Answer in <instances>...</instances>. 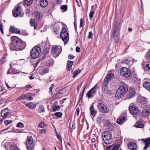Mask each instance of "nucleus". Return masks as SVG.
Masks as SVG:
<instances>
[{"label": "nucleus", "instance_id": "f257e3e1", "mask_svg": "<svg viewBox=\"0 0 150 150\" xmlns=\"http://www.w3.org/2000/svg\"><path fill=\"white\" fill-rule=\"evenodd\" d=\"M12 42L10 45V49L11 50L16 51L22 50L26 46L25 42L22 41L20 39L16 36H13L12 37Z\"/></svg>", "mask_w": 150, "mask_h": 150}, {"label": "nucleus", "instance_id": "f03ea898", "mask_svg": "<svg viewBox=\"0 0 150 150\" xmlns=\"http://www.w3.org/2000/svg\"><path fill=\"white\" fill-rule=\"evenodd\" d=\"M122 85L117 90L115 93V97L118 99L120 98L124 95L128 91L127 85L125 83L122 82Z\"/></svg>", "mask_w": 150, "mask_h": 150}, {"label": "nucleus", "instance_id": "7ed1b4c3", "mask_svg": "<svg viewBox=\"0 0 150 150\" xmlns=\"http://www.w3.org/2000/svg\"><path fill=\"white\" fill-rule=\"evenodd\" d=\"M102 137L105 143L107 144H111L112 141V135L110 132L105 131L102 134Z\"/></svg>", "mask_w": 150, "mask_h": 150}, {"label": "nucleus", "instance_id": "20e7f679", "mask_svg": "<svg viewBox=\"0 0 150 150\" xmlns=\"http://www.w3.org/2000/svg\"><path fill=\"white\" fill-rule=\"evenodd\" d=\"M120 28L117 25L115 24V29L112 33V36L114 41L117 42L119 40Z\"/></svg>", "mask_w": 150, "mask_h": 150}, {"label": "nucleus", "instance_id": "39448f33", "mask_svg": "<svg viewBox=\"0 0 150 150\" xmlns=\"http://www.w3.org/2000/svg\"><path fill=\"white\" fill-rule=\"evenodd\" d=\"M41 52L40 48L38 46H35L33 48L30 52L31 57L33 59H35L39 56Z\"/></svg>", "mask_w": 150, "mask_h": 150}, {"label": "nucleus", "instance_id": "423d86ee", "mask_svg": "<svg viewBox=\"0 0 150 150\" xmlns=\"http://www.w3.org/2000/svg\"><path fill=\"white\" fill-rule=\"evenodd\" d=\"M98 107L100 111L102 113H108L109 112V107L103 103H98Z\"/></svg>", "mask_w": 150, "mask_h": 150}, {"label": "nucleus", "instance_id": "0eeeda50", "mask_svg": "<svg viewBox=\"0 0 150 150\" xmlns=\"http://www.w3.org/2000/svg\"><path fill=\"white\" fill-rule=\"evenodd\" d=\"M62 51V47L60 46H54L52 48V53L55 57L59 55Z\"/></svg>", "mask_w": 150, "mask_h": 150}, {"label": "nucleus", "instance_id": "6e6552de", "mask_svg": "<svg viewBox=\"0 0 150 150\" xmlns=\"http://www.w3.org/2000/svg\"><path fill=\"white\" fill-rule=\"evenodd\" d=\"M60 36L65 43L67 42L69 40V35L65 28H63L60 34Z\"/></svg>", "mask_w": 150, "mask_h": 150}, {"label": "nucleus", "instance_id": "1a4fd4ad", "mask_svg": "<svg viewBox=\"0 0 150 150\" xmlns=\"http://www.w3.org/2000/svg\"><path fill=\"white\" fill-rule=\"evenodd\" d=\"M120 74L122 77L127 78L130 76L131 72L128 68L126 67H124L120 69Z\"/></svg>", "mask_w": 150, "mask_h": 150}, {"label": "nucleus", "instance_id": "9d476101", "mask_svg": "<svg viewBox=\"0 0 150 150\" xmlns=\"http://www.w3.org/2000/svg\"><path fill=\"white\" fill-rule=\"evenodd\" d=\"M26 145L29 150H32L34 149V144L32 137H28L26 140Z\"/></svg>", "mask_w": 150, "mask_h": 150}, {"label": "nucleus", "instance_id": "9b49d317", "mask_svg": "<svg viewBox=\"0 0 150 150\" xmlns=\"http://www.w3.org/2000/svg\"><path fill=\"white\" fill-rule=\"evenodd\" d=\"M129 111L130 113L133 115H137L139 113L138 108L132 104H130L129 105Z\"/></svg>", "mask_w": 150, "mask_h": 150}, {"label": "nucleus", "instance_id": "f8f14e48", "mask_svg": "<svg viewBox=\"0 0 150 150\" xmlns=\"http://www.w3.org/2000/svg\"><path fill=\"white\" fill-rule=\"evenodd\" d=\"M96 87L97 85H96L87 93L86 96H88L89 98H92L96 93L97 91Z\"/></svg>", "mask_w": 150, "mask_h": 150}, {"label": "nucleus", "instance_id": "ddd939ff", "mask_svg": "<svg viewBox=\"0 0 150 150\" xmlns=\"http://www.w3.org/2000/svg\"><path fill=\"white\" fill-rule=\"evenodd\" d=\"M10 110L8 108H5L1 110V115L4 118H5L10 114Z\"/></svg>", "mask_w": 150, "mask_h": 150}, {"label": "nucleus", "instance_id": "4468645a", "mask_svg": "<svg viewBox=\"0 0 150 150\" xmlns=\"http://www.w3.org/2000/svg\"><path fill=\"white\" fill-rule=\"evenodd\" d=\"M135 91L134 88H130L127 95V98H130L133 97L135 94Z\"/></svg>", "mask_w": 150, "mask_h": 150}, {"label": "nucleus", "instance_id": "2eb2a0df", "mask_svg": "<svg viewBox=\"0 0 150 150\" xmlns=\"http://www.w3.org/2000/svg\"><path fill=\"white\" fill-rule=\"evenodd\" d=\"M21 13V8L20 7H17L14 12H13V15L14 17H16L18 16Z\"/></svg>", "mask_w": 150, "mask_h": 150}, {"label": "nucleus", "instance_id": "dca6fc26", "mask_svg": "<svg viewBox=\"0 0 150 150\" xmlns=\"http://www.w3.org/2000/svg\"><path fill=\"white\" fill-rule=\"evenodd\" d=\"M139 100L141 104L144 106L147 105L148 100L146 98H145L144 97H140L139 98Z\"/></svg>", "mask_w": 150, "mask_h": 150}, {"label": "nucleus", "instance_id": "f3484780", "mask_svg": "<svg viewBox=\"0 0 150 150\" xmlns=\"http://www.w3.org/2000/svg\"><path fill=\"white\" fill-rule=\"evenodd\" d=\"M128 147L131 150H137V146L136 143L134 142H130L128 144Z\"/></svg>", "mask_w": 150, "mask_h": 150}, {"label": "nucleus", "instance_id": "a211bd4d", "mask_svg": "<svg viewBox=\"0 0 150 150\" xmlns=\"http://www.w3.org/2000/svg\"><path fill=\"white\" fill-rule=\"evenodd\" d=\"M141 140L143 141L145 143V146L144 148L143 149H146L149 146L150 144V141L148 138L146 139H142Z\"/></svg>", "mask_w": 150, "mask_h": 150}, {"label": "nucleus", "instance_id": "6ab92c4d", "mask_svg": "<svg viewBox=\"0 0 150 150\" xmlns=\"http://www.w3.org/2000/svg\"><path fill=\"white\" fill-rule=\"evenodd\" d=\"M10 146L11 150H20L17 146L13 143H11Z\"/></svg>", "mask_w": 150, "mask_h": 150}, {"label": "nucleus", "instance_id": "aec40b11", "mask_svg": "<svg viewBox=\"0 0 150 150\" xmlns=\"http://www.w3.org/2000/svg\"><path fill=\"white\" fill-rule=\"evenodd\" d=\"M150 109L149 108L147 109H144L142 112V115L145 117L148 116L150 114Z\"/></svg>", "mask_w": 150, "mask_h": 150}, {"label": "nucleus", "instance_id": "412c9836", "mask_svg": "<svg viewBox=\"0 0 150 150\" xmlns=\"http://www.w3.org/2000/svg\"><path fill=\"white\" fill-rule=\"evenodd\" d=\"M10 31L11 32L19 34L20 31L19 30L15 27H12L10 29Z\"/></svg>", "mask_w": 150, "mask_h": 150}, {"label": "nucleus", "instance_id": "4be33fe9", "mask_svg": "<svg viewBox=\"0 0 150 150\" xmlns=\"http://www.w3.org/2000/svg\"><path fill=\"white\" fill-rule=\"evenodd\" d=\"M144 88L150 91V82L148 81H145L143 84Z\"/></svg>", "mask_w": 150, "mask_h": 150}, {"label": "nucleus", "instance_id": "5701e85b", "mask_svg": "<svg viewBox=\"0 0 150 150\" xmlns=\"http://www.w3.org/2000/svg\"><path fill=\"white\" fill-rule=\"evenodd\" d=\"M134 60V59L129 58L124 60L123 62L125 63L128 65H132L133 64V61Z\"/></svg>", "mask_w": 150, "mask_h": 150}, {"label": "nucleus", "instance_id": "b1692460", "mask_svg": "<svg viewBox=\"0 0 150 150\" xmlns=\"http://www.w3.org/2000/svg\"><path fill=\"white\" fill-rule=\"evenodd\" d=\"M7 55V54L6 53L3 54L0 60V62L1 64H4L6 61V57Z\"/></svg>", "mask_w": 150, "mask_h": 150}, {"label": "nucleus", "instance_id": "393cba45", "mask_svg": "<svg viewBox=\"0 0 150 150\" xmlns=\"http://www.w3.org/2000/svg\"><path fill=\"white\" fill-rule=\"evenodd\" d=\"M110 150H122L121 145L119 144H115L112 146V149Z\"/></svg>", "mask_w": 150, "mask_h": 150}, {"label": "nucleus", "instance_id": "a878e982", "mask_svg": "<svg viewBox=\"0 0 150 150\" xmlns=\"http://www.w3.org/2000/svg\"><path fill=\"white\" fill-rule=\"evenodd\" d=\"M126 120V118L125 117H123L118 119L117 120V123L122 125L125 122Z\"/></svg>", "mask_w": 150, "mask_h": 150}, {"label": "nucleus", "instance_id": "bb28decb", "mask_svg": "<svg viewBox=\"0 0 150 150\" xmlns=\"http://www.w3.org/2000/svg\"><path fill=\"white\" fill-rule=\"evenodd\" d=\"M73 64V62L72 61H69L67 62V69L68 71L71 70L72 65Z\"/></svg>", "mask_w": 150, "mask_h": 150}, {"label": "nucleus", "instance_id": "cd10ccee", "mask_svg": "<svg viewBox=\"0 0 150 150\" xmlns=\"http://www.w3.org/2000/svg\"><path fill=\"white\" fill-rule=\"evenodd\" d=\"M48 2L47 0H41L40 5L42 7H46L48 5Z\"/></svg>", "mask_w": 150, "mask_h": 150}, {"label": "nucleus", "instance_id": "c85d7f7f", "mask_svg": "<svg viewBox=\"0 0 150 150\" xmlns=\"http://www.w3.org/2000/svg\"><path fill=\"white\" fill-rule=\"evenodd\" d=\"M26 106L30 109H33L36 107V105L32 103H29L26 104Z\"/></svg>", "mask_w": 150, "mask_h": 150}, {"label": "nucleus", "instance_id": "c756f323", "mask_svg": "<svg viewBox=\"0 0 150 150\" xmlns=\"http://www.w3.org/2000/svg\"><path fill=\"white\" fill-rule=\"evenodd\" d=\"M90 110L92 115L94 117H95L97 113V111L95 110L94 107L93 105L90 108Z\"/></svg>", "mask_w": 150, "mask_h": 150}, {"label": "nucleus", "instance_id": "7c9ffc66", "mask_svg": "<svg viewBox=\"0 0 150 150\" xmlns=\"http://www.w3.org/2000/svg\"><path fill=\"white\" fill-rule=\"evenodd\" d=\"M134 125L137 127L142 128L144 127V125L142 122L139 121L136 122Z\"/></svg>", "mask_w": 150, "mask_h": 150}, {"label": "nucleus", "instance_id": "2f4dec72", "mask_svg": "<svg viewBox=\"0 0 150 150\" xmlns=\"http://www.w3.org/2000/svg\"><path fill=\"white\" fill-rule=\"evenodd\" d=\"M28 96V95L27 94H23L21 96H20L19 97L18 99L17 100H24L25 99H27V97Z\"/></svg>", "mask_w": 150, "mask_h": 150}, {"label": "nucleus", "instance_id": "473e14b6", "mask_svg": "<svg viewBox=\"0 0 150 150\" xmlns=\"http://www.w3.org/2000/svg\"><path fill=\"white\" fill-rule=\"evenodd\" d=\"M30 23L31 26H34L35 29H36V23L35 22V20L34 19H32L30 21Z\"/></svg>", "mask_w": 150, "mask_h": 150}, {"label": "nucleus", "instance_id": "72a5a7b5", "mask_svg": "<svg viewBox=\"0 0 150 150\" xmlns=\"http://www.w3.org/2000/svg\"><path fill=\"white\" fill-rule=\"evenodd\" d=\"M38 110L40 113L44 112L45 110L44 106L43 105H40L39 108Z\"/></svg>", "mask_w": 150, "mask_h": 150}, {"label": "nucleus", "instance_id": "f704fd0d", "mask_svg": "<svg viewBox=\"0 0 150 150\" xmlns=\"http://www.w3.org/2000/svg\"><path fill=\"white\" fill-rule=\"evenodd\" d=\"M68 6L67 5H62L61 6L60 8L64 12L67 11Z\"/></svg>", "mask_w": 150, "mask_h": 150}, {"label": "nucleus", "instance_id": "c9c22d12", "mask_svg": "<svg viewBox=\"0 0 150 150\" xmlns=\"http://www.w3.org/2000/svg\"><path fill=\"white\" fill-rule=\"evenodd\" d=\"M33 0H24L25 4L27 6L30 5L33 3Z\"/></svg>", "mask_w": 150, "mask_h": 150}, {"label": "nucleus", "instance_id": "e433bc0d", "mask_svg": "<svg viewBox=\"0 0 150 150\" xmlns=\"http://www.w3.org/2000/svg\"><path fill=\"white\" fill-rule=\"evenodd\" d=\"M60 109V107L59 105H54L52 108V110L54 111H58Z\"/></svg>", "mask_w": 150, "mask_h": 150}, {"label": "nucleus", "instance_id": "4c0bfd02", "mask_svg": "<svg viewBox=\"0 0 150 150\" xmlns=\"http://www.w3.org/2000/svg\"><path fill=\"white\" fill-rule=\"evenodd\" d=\"M114 76V74L112 73H110L108 74L105 78L106 79H107L110 80L111 79L112 77Z\"/></svg>", "mask_w": 150, "mask_h": 150}, {"label": "nucleus", "instance_id": "58836bf2", "mask_svg": "<svg viewBox=\"0 0 150 150\" xmlns=\"http://www.w3.org/2000/svg\"><path fill=\"white\" fill-rule=\"evenodd\" d=\"M35 16L37 20H39L40 18V15L39 12H37L35 13Z\"/></svg>", "mask_w": 150, "mask_h": 150}, {"label": "nucleus", "instance_id": "ea45409f", "mask_svg": "<svg viewBox=\"0 0 150 150\" xmlns=\"http://www.w3.org/2000/svg\"><path fill=\"white\" fill-rule=\"evenodd\" d=\"M81 72V71L80 69H78V70L75 71L74 72V74L73 77H75L77 76Z\"/></svg>", "mask_w": 150, "mask_h": 150}, {"label": "nucleus", "instance_id": "a19ab883", "mask_svg": "<svg viewBox=\"0 0 150 150\" xmlns=\"http://www.w3.org/2000/svg\"><path fill=\"white\" fill-rule=\"evenodd\" d=\"M49 72V69L48 68H45L41 72V75H42L48 73Z\"/></svg>", "mask_w": 150, "mask_h": 150}, {"label": "nucleus", "instance_id": "79ce46f5", "mask_svg": "<svg viewBox=\"0 0 150 150\" xmlns=\"http://www.w3.org/2000/svg\"><path fill=\"white\" fill-rule=\"evenodd\" d=\"M17 127H18L23 128L24 127V124L21 122H19L17 125Z\"/></svg>", "mask_w": 150, "mask_h": 150}, {"label": "nucleus", "instance_id": "37998d69", "mask_svg": "<svg viewBox=\"0 0 150 150\" xmlns=\"http://www.w3.org/2000/svg\"><path fill=\"white\" fill-rule=\"evenodd\" d=\"M54 115L55 116L60 117H61L62 115V113L60 112H57L54 113Z\"/></svg>", "mask_w": 150, "mask_h": 150}, {"label": "nucleus", "instance_id": "c03bdc74", "mask_svg": "<svg viewBox=\"0 0 150 150\" xmlns=\"http://www.w3.org/2000/svg\"><path fill=\"white\" fill-rule=\"evenodd\" d=\"M110 81V80L106 79V78H105V79L104 82L103 84L105 85V86H108Z\"/></svg>", "mask_w": 150, "mask_h": 150}, {"label": "nucleus", "instance_id": "a18cd8bd", "mask_svg": "<svg viewBox=\"0 0 150 150\" xmlns=\"http://www.w3.org/2000/svg\"><path fill=\"white\" fill-rule=\"evenodd\" d=\"M12 122V121L11 120H5L4 121V123L6 125L11 124Z\"/></svg>", "mask_w": 150, "mask_h": 150}, {"label": "nucleus", "instance_id": "49530a36", "mask_svg": "<svg viewBox=\"0 0 150 150\" xmlns=\"http://www.w3.org/2000/svg\"><path fill=\"white\" fill-rule=\"evenodd\" d=\"M108 86H105L104 84H103V87H102V91H103L104 93H105L106 91L107 90V87Z\"/></svg>", "mask_w": 150, "mask_h": 150}, {"label": "nucleus", "instance_id": "de8ad7c7", "mask_svg": "<svg viewBox=\"0 0 150 150\" xmlns=\"http://www.w3.org/2000/svg\"><path fill=\"white\" fill-rule=\"evenodd\" d=\"M45 124L44 122H41L39 124V126L41 128H43L45 127Z\"/></svg>", "mask_w": 150, "mask_h": 150}, {"label": "nucleus", "instance_id": "09e8293b", "mask_svg": "<svg viewBox=\"0 0 150 150\" xmlns=\"http://www.w3.org/2000/svg\"><path fill=\"white\" fill-rule=\"evenodd\" d=\"M146 56L147 59L148 58L150 59V50H149L148 52L146 53Z\"/></svg>", "mask_w": 150, "mask_h": 150}, {"label": "nucleus", "instance_id": "8fccbe9b", "mask_svg": "<svg viewBox=\"0 0 150 150\" xmlns=\"http://www.w3.org/2000/svg\"><path fill=\"white\" fill-rule=\"evenodd\" d=\"M0 30L1 33L3 34L4 33L3 27L2 24L1 23H0Z\"/></svg>", "mask_w": 150, "mask_h": 150}, {"label": "nucleus", "instance_id": "3c124183", "mask_svg": "<svg viewBox=\"0 0 150 150\" xmlns=\"http://www.w3.org/2000/svg\"><path fill=\"white\" fill-rule=\"evenodd\" d=\"M54 85L53 84H52L50 87V91H49V93H52V89H53L54 87Z\"/></svg>", "mask_w": 150, "mask_h": 150}, {"label": "nucleus", "instance_id": "603ef678", "mask_svg": "<svg viewBox=\"0 0 150 150\" xmlns=\"http://www.w3.org/2000/svg\"><path fill=\"white\" fill-rule=\"evenodd\" d=\"M49 62H48L50 66H52L54 63V60L51 58L50 60H49Z\"/></svg>", "mask_w": 150, "mask_h": 150}, {"label": "nucleus", "instance_id": "864d4df0", "mask_svg": "<svg viewBox=\"0 0 150 150\" xmlns=\"http://www.w3.org/2000/svg\"><path fill=\"white\" fill-rule=\"evenodd\" d=\"M59 28H54V32L56 34L59 33Z\"/></svg>", "mask_w": 150, "mask_h": 150}, {"label": "nucleus", "instance_id": "5fc2aeb1", "mask_svg": "<svg viewBox=\"0 0 150 150\" xmlns=\"http://www.w3.org/2000/svg\"><path fill=\"white\" fill-rule=\"evenodd\" d=\"M84 21L82 18L80 19V27H81L83 26Z\"/></svg>", "mask_w": 150, "mask_h": 150}, {"label": "nucleus", "instance_id": "6e6d98bb", "mask_svg": "<svg viewBox=\"0 0 150 150\" xmlns=\"http://www.w3.org/2000/svg\"><path fill=\"white\" fill-rule=\"evenodd\" d=\"M94 13V11H92L89 14V17L90 18H93Z\"/></svg>", "mask_w": 150, "mask_h": 150}, {"label": "nucleus", "instance_id": "4d7b16f0", "mask_svg": "<svg viewBox=\"0 0 150 150\" xmlns=\"http://www.w3.org/2000/svg\"><path fill=\"white\" fill-rule=\"evenodd\" d=\"M57 137L58 140L60 141L61 142L62 141V139L60 135H59L58 134H57Z\"/></svg>", "mask_w": 150, "mask_h": 150}, {"label": "nucleus", "instance_id": "13d9d810", "mask_svg": "<svg viewBox=\"0 0 150 150\" xmlns=\"http://www.w3.org/2000/svg\"><path fill=\"white\" fill-rule=\"evenodd\" d=\"M93 36V33H92L90 32L89 33L88 35V38L90 39L92 38Z\"/></svg>", "mask_w": 150, "mask_h": 150}, {"label": "nucleus", "instance_id": "bf43d9fd", "mask_svg": "<svg viewBox=\"0 0 150 150\" xmlns=\"http://www.w3.org/2000/svg\"><path fill=\"white\" fill-rule=\"evenodd\" d=\"M109 128L111 130H113L114 129V125H109Z\"/></svg>", "mask_w": 150, "mask_h": 150}, {"label": "nucleus", "instance_id": "052dcab7", "mask_svg": "<svg viewBox=\"0 0 150 150\" xmlns=\"http://www.w3.org/2000/svg\"><path fill=\"white\" fill-rule=\"evenodd\" d=\"M69 58L70 59H73L74 58V56L71 54H69L68 56Z\"/></svg>", "mask_w": 150, "mask_h": 150}, {"label": "nucleus", "instance_id": "680f3d73", "mask_svg": "<svg viewBox=\"0 0 150 150\" xmlns=\"http://www.w3.org/2000/svg\"><path fill=\"white\" fill-rule=\"evenodd\" d=\"M112 146H108L106 147L105 148L106 150H109V149L110 150V149H110L112 148Z\"/></svg>", "mask_w": 150, "mask_h": 150}, {"label": "nucleus", "instance_id": "e2e57ef3", "mask_svg": "<svg viewBox=\"0 0 150 150\" xmlns=\"http://www.w3.org/2000/svg\"><path fill=\"white\" fill-rule=\"evenodd\" d=\"M80 48L78 47H76V51L77 52H80Z\"/></svg>", "mask_w": 150, "mask_h": 150}, {"label": "nucleus", "instance_id": "0e129e2a", "mask_svg": "<svg viewBox=\"0 0 150 150\" xmlns=\"http://www.w3.org/2000/svg\"><path fill=\"white\" fill-rule=\"evenodd\" d=\"M145 67L146 68H148L149 70H150V64H146Z\"/></svg>", "mask_w": 150, "mask_h": 150}, {"label": "nucleus", "instance_id": "69168bd1", "mask_svg": "<svg viewBox=\"0 0 150 150\" xmlns=\"http://www.w3.org/2000/svg\"><path fill=\"white\" fill-rule=\"evenodd\" d=\"M33 98L31 96H29V97H28V96L27 97V100H28L30 101L33 100Z\"/></svg>", "mask_w": 150, "mask_h": 150}, {"label": "nucleus", "instance_id": "338daca9", "mask_svg": "<svg viewBox=\"0 0 150 150\" xmlns=\"http://www.w3.org/2000/svg\"><path fill=\"white\" fill-rule=\"evenodd\" d=\"M105 93L108 94H110L111 93V91L110 90H108L106 91Z\"/></svg>", "mask_w": 150, "mask_h": 150}, {"label": "nucleus", "instance_id": "774afa93", "mask_svg": "<svg viewBox=\"0 0 150 150\" xmlns=\"http://www.w3.org/2000/svg\"><path fill=\"white\" fill-rule=\"evenodd\" d=\"M26 87L28 88H32V86L30 85H28L26 86Z\"/></svg>", "mask_w": 150, "mask_h": 150}]
</instances>
